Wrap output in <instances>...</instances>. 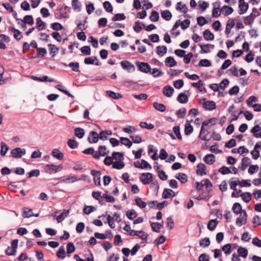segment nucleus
Listing matches in <instances>:
<instances>
[{
	"mask_svg": "<svg viewBox=\"0 0 261 261\" xmlns=\"http://www.w3.org/2000/svg\"><path fill=\"white\" fill-rule=\"evenodd\" d=\"M217 120V118L214 117V118H212L211 119H209L208 120H206L202 122V125H201V130H200V134H199V137L201 138V139L202 140L206 141H209L210 139H208L206 135H204V136L201 137L202 134L204 132V127L206 126V125H207L208 124H210V123L212 125H215L216 123Z\"/></svg>",
	"mask_w": 261,
	"mask_h": 261,
	"instance_id": "nucleus-1",
	"label": "nucleus"
},
{
	"mask_svg": "<svg viewBox=\"0 0 261 261\" xmlns=\"http://www.w3.org/2000/svg\"><path fill=\"white\" fill-rule=\"evenodd\" d=\"M63 168L62 164H60L59 165H55L53 164H48L45 166V171L49 173L52 174L53 173H56L58 171H61Z\"/></svg>",
	"mask_w": 261,
	"mask_h": 261,
	"instance_id": "nucleus-2",
	"label": "nucleus"
},
{
	"mask_svg": "<svg viewBox=\"0 0 261 261\" xmlns=\"http://www.w3.org/2000/svg\"><path fill=\"white\" fill-rule=\"evenodd\" d=\"M26 153V150L24 148L20 147H16L11 151V156L16 159H19L24 155Z\"/></svg>",
	"mask_w": 261,
	"mask_h": 261,
	"instance_id": "nucleus-3",
	"label": "nucleus"
},
{
	"mask_svg": "<svg viewBox=\"0 0 261 261\" xmlns=\"http://www.w3.org/2000/svg\"><path fill=\"white\" fill-rule=\"evenodd\" d=\"M152 179V174L150 173H143L140 177V180L143 185L149 184Z\"/></svg>",
	"mask_w": 261,
	"mask_h": 261,
	"instance_id": "nucleus-4",
	"label": "nucleus"
},
{
	"mask_svg": "<svg viewBox=\"0 0 261 261\" xmlns=\"http://www.w3.org/2000/svg\"><path fill=\"white\" fill-rule=\"evenodd\" d=\"M136 64L141 72L148 74L150 73L151 67L147 63L138 62Z\"/></svg>",
	"mask_w": 261,
	"mask_h": 261,
	"instance_id": "nucleus-5",
	"label": "nucleus"
},
{
	"mask_svg": "<svg viewBox=\"0 0 261 261\" xmlns=\"http://www.w3.org/2000/svg\"><path fill=\"white\" fill-rule=\"evenodd\" d=\"M120 64L124 69L126 70L129 72H133L135 70L134 65L128 61H121Z\"/></svg>",
	"mask_w": 261,
	"mask_h": 261,
	"instance_id": "nucleus-6",
	"label": "nucleus"
},
{
	"mask_svg": "<svg viewBox=\"0 0 261 261\" xmlns=\"http://www.w3.org/2000/svg\"><path fill=\"white\" fill-rule=\"evenodd\" d=\"M243 215H240L236 220V225L239 227L245 224L247 222V214L245 211H243Z\"/></svg>",
	"mask_w": 261,
	"mask_h": 261,
	"instance_id": "nucleus-7",
	"label": "nucleus"
},
{
	"mask_svg": "<svg viewBox=\"0 0 261 261\" xmlns=\"http://www.w3.org/2000/svg\"><path fill=\"white\" fill-rule=\"evenodd\" d=\"M91 174L94 176L93 181L95 185L100 186L101 185L100 175L101 172L96 171L95 170H92L91 171Z\"/></svg>",
	"mask_w": 261,
	"mask_h": 261,
	"instance_id": "nucleus-8",
	"label": "nucleus"
},
{
	"mask_svg": "<svg viewBox=\"0 0 261 261\" xmlns=\"http://www.w3.org/2000/svg\"><path fill=\"white\" fill-rule=\"evenodd\" d=\"M99 140V135L95 131H91L89 133V135L88 137V141L89 143H96Z\"/></svg>",
	"mask_w": 261,
	"mask_h": 261,
	"instance_id": "nucleus-9",
	"label": "nucleus"
},
{
	"mask_svg": "<svg viewBox=\"0 0 261 261\" xmlns=\"http://www.w3.org/2000/svg\"><path fill=\"white\" fill-rule=\"evenodd\" d=\"M199 46L201 48L200 51V54H206L211 52V49H213L214 48V45L213 44H199Z\"/></svg>",
	"mask_w": 261,
	"mask_h": 261,
	"instance_id": "nucleus-10",
	"label": "nucleus"
},
{
	"mask_svg": "<svg viewBox=\"0 0 261 261\" xmlns=\"http://www.w3.org/2000/svg\"><path fill=\"white\" fill-rule=\"evenodd\" d=\"M175 195L174 192L170 189H165L162 193V197L164 199L172 198Z\"/></svg>",
	"mask_w": 261,
	"mask_h": 261,
	"instance_id": "nucleus-11",
	"label": "nucleus"
},
{
	"mask_svg": "<svg viewBox=\"0 0 261 261\" xmlns=\"http://www.w3.org/2000/svg\"><path fill=\"white\" fill-rule=\"evenodd\" d=\"M206 167L202 163H199L197 165L196 174L198 175L203 176L206 174Z\"/></svg>",
	"mask_w": 261,
	"mask_h": 261,
	"instance_id": "nucleus-12",
	"label": "nucleus"
},
{
	"mask_svg": "<svg viewBox=\"0 0 261 261\" xmlns=\"http://www.w3.org/2000/svg\"><path fill=\"white\" fill-rule=\"evenodd\" d=\"M174 92V89L170 86H166L163 89V94L168 97H171Z\"/></svg>",
	"mask_w": 261,
	"mask_h": 261,
	"instance_id": "nucleus-13",
	"label": "nucleus"
},
{
	"mask_svg": "<svg viewBox=\"0 0 261 261\" xmlns=\"http://www.w3.org/2000/svg\"><path fill=\"white\" fill-rule=\"evenodd\" d=\"M261 130V127L257 124L255 125L251 129V133L253 134L254 137L258 138H261V132L260 133H258L259 131Z\"/></svg>",
	"mask_w": 261,
	"mask_h": 261,
	"instance_id": "nucleus-14",
	"label": "nucleus"
},
{
	"mask_svg": "<svg viewBox=\"0 0 261 261\" xmlns=\"http://www.w3.org/2000/svg\"><path fill=\"white\" fill-rule=\"evenodd\" d=\"M204 109L212 111L216 109V103L214 101H207L203 103Z\"/></svg>",
	"mask_w": 261,
	"mask_h": 261,
	"instance_id": "nucleus-15",
	"label": "nucleus"
},
{
	"mask_svg": "<svg viewBox=\"0 0 261 261\" xmlns=\"http://www.w3.org/2000/svg\"><path fill=\"white\" fill-rule=\"evenodd\" d=\"M203 161L208 165H212L215 162V156L213 154H208L206 155L204 158Z\"/></svg>",
	"mask_w": 261,
	"mask_h": 261,
	"instance_id": "nucleus-16",
	"label": "nucleus"
},
{
	"mask_svg": "<svg viewBox=\"0 0 261 261\" xmlns=\"http://www.w3.org/2000/svg\"><path fill=\"white\" fill-rule=\"evenodd\" d=\"M48 47L50 54L51 55L52 57H54L58 53L59 48L55 45L52 44H48Z\"/></svg>",
	"mask_w": 261,
	"mask_h": 261,
	"instance_id": "nucleus-17",
	"label": "nucleus"
},
{
	"mask_svg": "<svg viewBox=\"0 0 261 261\" xmlns=\"http://www.w3.org/2000/svg\"><path fill=\"white\" fill-rule=\"evenodd\" d=\"M149 74L152 75L154 78H156L163 76L164 73L162 70L158 68H153L152 69L151 68L150 73Z\"/></svg>",
	"mask_w": 261,
	"mask_h": 261,
	"instance_id": "nucleus-18",
	"label": "nucleus"
},
{
	"mask_svg": "<svg viewBox=\"0 0 261 261\" xmlns=\"http://www.w3.org/2000/svg\"><path fill=\"white\" fill-rule=\"evenodd\" d=\"M31 78H32V79L34 80L38 81L41 82H52L54 81L53 79H49L48 77L46 75H44V76H43L41 77L32 76Z\"/></svg>",
	"mask_w": 261,
	"mask_h": 261,
	"instance_id": "nucleus-19",
	"label": "nucleus"
},
{
	"mask_svg": "<svg viewBox=\"0 0 261 261\" xmlns=\"http://www.w3.org/2000/svg\"><path fill=\"white\" fill-rule=\"evenodd\" d=\"M165 64L166 66L172 67L176 65V62L172 57H169L166 59Z\"/></svg>",
	"mask_w": 261,
	"mask_h": 261,
	"instance_id": "nucleus-20",
	"label": "nucleus"
},
{
	"mask_svg": "<svg viewBox=\"0 0 261 261\" xmlns=\"http://www.w3.org/2000/svg\"><path fill=\"white\" fill-rule=\"evenodd\" d=\"M156 54L161 56L162 57L164 55H165L167 51V48L166 46H158L156 48Z\"/></svg>",
	"mask_w": 261,
	"mask_h": 261,
	"instance_id": "nucleus-21",
	"label": "nucleus"
},
{
	"mask_svg": "<svg viewBox=\"0 0 261 261\" xmlns=\"http://www.w3.org/2000/svg\"><path fill=\"white\" fill-rule=\"evenodd\" d=\"M74 135L79 139H82L84 137L85 132L83 128L80 127H76L74 129Z\"/></svg>",
	"mask_w": 261,
	"mask_h": 261,
	"instance_id": "nucleus-22",
	"label": "nucleus"
},
{
	"mask_svg": "<svg viewBox=\"0 0 261 261\" xmlns=\"http://www.w3.org/2000/svg\"><path fill=\"white\" fill-rule=\"evenodd\" d=\"M52 155L54 157L59 160H62L63 159V153L58 149H54L52 150Z\"/></svg>",
	"mask_w": 261,
	"mask_h": 261,
	"instance_id": "nucleus-23",
	"label": "nucleus"
},
{
	"mask_svg": "<svg viewBox=\"0 0 261 261\" xmlns=\"http://www.w3.org/2000/svg\"><path fill=\"white\" fill-rule=\"evenodd\" d=\"M177 100L180 103H185L188 101V97L183 93H180L177 98Z\"/></svg>",
	"mask_w": 261,
	"mask_h": 261,
	"instance_id": "nucleus-24",
	"label": "nucleus"
},
{
	"mask_svg": "<svg viewBox=\"0 0 261 261\" xmlns=\"http://www.w3.org/2000/svg\"><path fill=\"white\" fill-rule=\"evenodd\" d=\"M175 178L179 180L182 184L187 182L188 180L187 175L182 173H177L175 176Z\"/></svg>",
	"mask_w": 261,
	"mask_h": 261,
	"instance_id": "nucleus-25",
	"label": "nucleus"
},
{
	"mask_svg": "<svg viewBox=\"0 0 261 261\" xmlns=\"http://www.w3.org/2000/svg\"><path fill=\"white\" fill-rule=\"evenodd\" d=\"M232 210L236 214H239L243 212L242 207L239 203H234L232 206Z\"/></svg>",
	"mask_w": 261,
	"mask_h": 261,
	"instance_id": "nucleus-26",
	"label": "nucleus"
},
{
	"mask_svg": "<svg viewBox=\"0 0 261 261\" xmlns=\"http://www.w3.org/2000/svg\"><path fill=\"white\" fill-rule=\"evenodd\" d=\"M203 37L206 40H213L214 39V35L209 30H205L203 33Z\"/></svg>",
	"mask_w": 261,
	"mask_h": 261,
	"instance_id": "nucleus-27",
	"label": "nucleus"
},
{
	"mask_svg": "<svg viewBox=\"0 0 261 261\" xmlns=\"http://www.w3.org/2000/svg\"><path fill=\"white\" fill-rule=\"evenodd\" d=\"M239 13L242 15L247 12L248 9V4L247 3L239 4Z\"/></svg>",
	"mask_w": 261,
	"mask_h": 261,
	"instance_id": "nucleus-28",
	"label": "nucleus"
},
{
	"mask_svg": "<svg viewBox=\"0 0 261 261\" xmlns=\"http://www.w3.org/2000/svg\"><path fill=\"white\" fill-rule=\"evenodd\" d=\"M218 224V221L216 219H212L209 221L207 224V228L212 231L216 227Z\"/></svg>",
	"mask_w": 261,
	"mask_h": 261,
	"instance_id": "nucleus-29",
	"label": "nucleus"
},
{
	"mask_svg": "<svg viewBox=\"0 0 261 261\" xmlns=\"http://www.w3.org/2000/svg\"><path fill=\"white\" fill-rule=\"evenodd\" d=\"M22 216L23 218H30L33 216L32 210L28 207L23 208Z\"/></svg>",
	"mask_w": 261,
	"mask_h": 261,
	"instance_id": "nucleus-30",
	"label": "nucleus"
},
{
	"mask_svg": "<svg viewBox=\"0 0 261 261\" xmlns=\"http://www.w3.org/2000/svg\"><path fill=\"white\" fill-rule=\"evenodd\" d=\"M151 227L153 231L159 232L163 227V224L158 222H152L151 223Z\"/></svg>",
	"mask_w": 261,
	"mask_h": 261,
	"instance_id": "nucleus-31",
	"label": "nucleus"
},
{
	"mask_svg": "<svg viewBox=\"0 0 261 261\" xmlns=\"http://www.w3.org/2000/svg\"><path fill=\"white\" fill-rule=\"evenodd\" d=\"M221 10L225 16H228L233 12V8L227 6H224L222 8Z\"/></svg>",
	"mask_w": 261,
	"mask_h": 261,
	"instance_id": "nucleus-32",
	"label": "nucleus"
},
{
	"mask_svg": "<svg viewBox=\"0 0 261 261\" xmlns=\"http://www.w3.org/2000/svg\"><path fill=\"white\" fill-rule=\"evenodd\" d=\"M237 252L240 256L244 258H246L248 255V252L247 249L242 247H239L238 249Z\"/></svg>",
	"mask_w": 261,
	"mask_h": 261,
	"instance_id": "nucleus-33",
	"label": "nucleus"
},
{
	"mask_svg": "<svg viewBox=\"0 0 261 261\" xmlns=\"http://www.w3.org/2000/svg\"><path fill=\"white\" fill-rule=\"evenodd\" d=\"M161 16L166 20H170L172 16V13L169 10H164L161 12Z\"/></svg>",
	"mask_w": 261,
	"mask_h": 261,
	"instance_id": "nucleus-34",
	"label": "nucleus"
},
{
	"mask_svg": "<svg viewBox=\"0 0 261 261\" xmlns=\"http://www.w3.org/2000/svg\"><path fill=\"white\" fill-rule=\"evenodd\" d=\"M69 210H64L59 216L56 218L57 221L58 223L62 222L69 214Z\"/></svg>",
	"mask_w": 261,
	"mask_h": 261,
	"instance_id": "nucleus-35",
	"label": "nucleus"
},
{
	"mask_svg": "<svg viewBox=\"0 0 261 261\" xmlns=\"http://www.w3.org/2000/svg\"><path fill=\"white\" fill-rule=\"evenodd\" d=\"M107 93L110 97L114 99H118L122 97V96L120 94L118 93H115L111 90L107 91Z\"/></svg>",
	"mask_w": 261,
	"mask_h": 261,
	"instance_id": "nucleus-36",
	"label": "nucleus"
},
{
	"mask_svg": "<svg viewBox=\"0 0 261 261\" xmlns=\"http://www.w3.org/2000/svg\"><path fill=\"white\" fill-rule=\"evenodd\" d=\"M120 140L121 144L127 146L128 148H130L133 144V142L127 138L122 137H120Z\"/></svg>",
	"mask_w": 261,
	"mask_h": 261,
	"instance_id": "nucleus-37",
	"label": "nucleus"
},
{
	"mask_svg": "<svg viewBox=\"0 0 261 261\" xmlns=\"http://www.w3.org/2000/svg\"><path fill=\"white\" fill-rule=\"evenodd\" d=\"M1 148L0 154L2 156H5L9 150V147L5 143L2 142L1 143Z\"/></svg>",
	"mask_w": 261,
	"mask_h": 261,
	"instance_id": "nucleus-38",
	"label": "nucleus"
},
{
	"mask_svg": "<svg viewBox=\"0 0 261 261\" xmlns=\"http://www.w3.org/2000/svg\"><path fill=\"white\" fill-rule=\"evenodd\" d=\"M37 28L39 31L43 30L45 27V23L41 19L40 17H38L36 19Z\"/></svg>",
	"mask_w": 261,
	"mask_h": 261,
	"instance_id": "nucleus-39",
	"label": "nucleus"
},
{
	"mask_svg": "<svg viewBox=\"0 0 261 261\" xmlns=\"http://www.w3.org/2000/svg\"><path fill=\"white\" fill-rule=\"evenodd\" d=\"M153 107L155 110L160 112H164L166 110V107L164 105L154 102L153 103Z\"/></svg>",
	"mask_w": 261,
	"mask_h": 261,
	"instance_id": "nucleus-40",
	"label": "nucleus"
},
{
	"mask_svg": "<svg viewBox=\"0 0 261 261\" xmlns=\"http://www.w3.org/2000/svg\"><path fill=\"white\" fill-rule=\"evenodd\" d=\"M210 243V240L208 238H205L199 241V245L203 248L209 246Z\"/></svg>",
	"mask_w": 261,
	"mask_h": 261,
	"instance_id": "nucleus-41",
	"label": "nucleus"
},
{
	"mask_svg": "<svg viewBox=\"0 0 261 261\" xmlns=\"http://www.w3.org/2000/svg\"><path fill=\"white\" fill-rule=\"evenodd\" d=\"M226 24L225 33L226 34H229L230 33L231 29L234 26L235 23L234 20L233 19L229 20V22Z\"/></svg>",
	"mask_w": 261,
	"mask_h": 261,
	"instance_id": "nucleus-42",
	"label": "nucleus"
},
{
	"mask_svg": "<svg viewBox=\"0 0 261 261\" xmlns=\"http://www.w3.org/2000/svg\"><path fill=\"white\" fill-rule=\"evenodd\" d=\"M112 134V132L110 130H105L101 132L99 135V139L105 140L107 139L108 136L111 135Z\"/></svg>",
	"mask_w": 261,
	"mask_h": 261,
	"instance_id": "nucleus-43",
	"label": "nucleus"
},
{
	"mask_svg": "<svg viewBox=\"0 0 261 261\" xmlns=\"http://www.w3.org/2000/svg\"><path fill=\"white\" fill-rule=\"evenodd\" d=\"M112 158L113 159L118 161H123L124 159L123 153L120 152H113Z\"/></svg>",
	"mask_w": 261,
	"mask_h": 261,
	"instance_id": "nucleus-44",
	"label": "nucleus"
},
{
	"mask_svg": "<svg viewBox=\"0 0 261 261\" xmlns=\"http://www.w3.org/2000/svg\"><path fill=\"white\" fill-rule=\"evenodd\" d=\"M176 9L178 11H181L182 10V12L186 13L188 12V9L185 4H182V3L178 2L176 5Z\"/></svg>",
	"mask_w": 261,
	"mask_h": 261,
	"instance_id": "nucleus-45",
	"label": "nucleus"
},
{
	"mask_svg": "<svg viewBox=\"0 0 261 261\" xmlns=\"http://www.w3.org/2000/svg\"><path fill=\"white\" fill-rule=\"evenodd\" d=\"M126 216L129 219L133 220L137 217V214L135 210L132 209L127 212Z\"/></svg>",
	"mask_w": 261,
	"mask_h": 261,
	"instance_id": "nucleus-46",
	"label": "nucleus"
},
{
	"mask_svg": "<svg viewBox=\"0 0 261 261\" xmlns=\"http://www.w3.org/2000/svg\"><path fill=\"white\" fill-rule=\"evenodd\" d=\"M124 163L122 161H115L113 163L112 167L117 169H121L124 167Z\"/></svg>",
	"mask_w": 261,
	"mask_h": 261,
	"instance_id": "nucleus-47",
	"label": "nucleus"
},
{
	"mask_svg": "<svg viewBox=\"0 0 261 261\" xmlns=\"http://www.w3.org/2000/svg\"><path fill=\"white\" fill-rule=\"evenodd\" d=\"M72 6L73 8L78 12L81 10V4L79 2V0H72Z\"/></svg>",
	"mask_w": 261,
	"mask_h": 261,
	"instance_id": "nucleus-48",
	"label": "nucleus"
},
{
	"mask_svg": "<svg viewBox=\"0 0 261 261\" xmlns=\"http://www.w3.org/2000/svg\"><path fill=\"white\" fill-rule=\"evenodd\" d=\"M193 131V126L188 122L185 124V134L186 135H190Z\"/></svg>",
	"mask_w": 261,
	"mask_h": 261,
	"instance_id": "nucleus-49",
	"label": "nucleus"
},
{
	"mask_svg": "<svg viewBox=\"0 0 261 261\" xmlns=\"http://www.w3.org/2000/svg\"><path fill=\"white\" fill-rule=\"evenodd\" d=\"M135 202L137 206L141 208H144L146 206L147 203L142 201L141 198L137 197L135 199Z\"/></svg>",
	"mask_w": 261,
	"mask_h": 261,
	"instance_id": "nucleus-50",
	"label": "nucleus"
},
{
	"mask_svg": "<svg viewBox=\"0 0 261 261\" xmlns=\"http://www.w3.org/2000/svg\"><path fill=\"white\" fill-rule=\"evenodd\" d=\"M25 23L29 25H33L34 23L33 16L32 15H26L24 17L23 19L22 20Z\"/></svg>",
	"mask_w": 261,
	"mask_h": 261,
	"instance_id": "nucleus-51",
	"label": "nucleus"
},
{
	"mask_svg": "<svg viewBox=\"0 0 261 261\" xmlns=\"http://www.w3.org/2000/svg\"><path fill=\"white\" fill-rule=\"evenodd\" d=\"M57 256L59 258H64L65 257V251L64 246H61L57 252Z\"/></svg>",
	"mask_w": 261,
	"mask_h": 261,
	"instance_id": "nucleus-52",
	"label": "nucleus"
},
{
	"mask_svg": "<svg viewBox=\"0 0 261 261\" xmlns=\"http://www.w3.org/2000/svg\"><path fill=\"white\" fill-rule=\"evenodd\" d=\"M142 27H145V24H142L138 21L135 22L133 29L136 32L139 33L141 31Z\"/></svg>",
	"mask_w": 261,
	"mask_h": 261,
	"instance_id": "nucleus-53",
	"label": "nucleus"
},
{
	"mask_svg": "<svg viewBox=\"0 0 261 261\" xmlns=\"http://www.w3.org/2000/svg\"><path fill=\"white\" fill-rule=\"evenodd\" d=\"M241 197H242V199L246 203L249 202L251 199V194L250 193L246 192L244 193H242L241 195Z\"/></svg>",
	"mask_w": 261,
	"mask_h": 261,
	"instance_id": "nucleus-54",
	"label": "nucleus"
},
{
	"mask_svg": "<svg viewBox=\"0 0 261 261\" xmlns=\"http://www.w3.org/2000/svg\"><path fill=\"white\" fill-rule=\"evenodd\" d=\"M11 30L14 33V37L17 40H19L22 38L20 32L14 28H11Z\"/></svg>",
	"mask_w": 261,
	"mask_h": 261,
	"instance_id": "nucleus-55",
	"label": "nucleus"
},
{
	"mask_svg": "<svg viewBox=\"0 0 261 261\" xmlns=\"http://www.w3.org/2000/svg\"><path fill=\"white\" fill-rule=\"evenodd\" d=\"M125 18L126 17L124 14L118 13L114 15V16L112 18V20L113 21H116L124 20Z\"/></svg>",
	"mask_w": 261,
	"mask_h": 261,
	"instance_id": "nucleus-56",
	"label": "nucleus"
},
{
	"mask_svg": "<svg viewBox=\"0 0 261 261\" xmlns=\"http://www.w3.org/2000/svg\"><path fill=\"white\" fill-rule=\"evenodd\" d=\"M149 19L151 21L156 22L158 21L159 19V13L156 11H153L151 12V15L149 17Z\"/></svg>",
	"mask_w": 261,
	"mask_h": 261,
	"instance_id": "nucleus-57",
	"label": "nucleus"
},
{
	"mask_svg": "<svg viewBox=\"0 0 261 261\" xmlns=\"http://www.w3.org/2000/svg\"><path fill=\"white\" fill-rule=\"evenodd\" d=\"M211 62L207 59L201 60L198 64V66L200 67H210L211 66Z\"/></svg>",
	"mask_w": 261,
	"mask_h": 261,
	"instance_id": "nucleus-58",
	"label": "nucleus"
},
{
	"mask_svg": "<svg viewBox=\"0 0 261 261\" xmlns=\"http://www.w3.org/2000/svg\"><path fill=\"white\" fill-rule=\"evenodd\" d=\"M68 146L71 149H75L78 146V143L73 139H70L67 142Z\"/></svg>",
	"mask_w": 261,
	"mask_h": 261,
	"instance_id": "nucleus-59",
	"label": "nucleus"
},
{
	"mask_svg": "<svg viewBox=\"0 0 261 261\" xmlns=\"http://www.w3.org/2000/svg\"><path fill=\"white\" fill-rule=\"evenodd\" d=\"M81 52L85 55L89 56L91 55V48L89 46H84L81 48Z\"/></svg>",
	"mask_w": 261,
	"mask_h": 261,
	"instance_id": "nucleus-60",
	"label": "nucleus"
},
{
	"mask_svg": "<svg viewBox=\"0 0 261 261\" xmlns=\"http://www.w3.org/2000/svg\"><path fill=\"white\" fill-rule=\"evenodd\" d=\"M139 125L141 127L143 128H146L148 129H152L154 127V125H153L152 124H148L145 122H141L139 124Z\"/></svg>",
	"mask_w": 261,
	"mask_h": 261,
	"instance_id": "nucleus-61",
	"label": "nucleus"
},
{
	"mask_svg": "<svg viewBox=\"0 0 261 261\" xmlns=\"http://www.w3.org/2000/svg\"><path fill=\"white\" fill-rule=\"evenodd\" d=\"M108 191L106 192V193L103 194L102 196V198L106 200L108 202H113L115 201V198L113 196L108 194Z\"/></svg>",
	"mask_w": 261,
	"mask_h": 261,
	"instance_id": "nucleus-62",
	"label": "nucleus"
},
{
	"mask_svg": "<svg viewBox=\"0 0 261 261\" xmlns=\"http://www.w3.org/2000/svg\"><path fill=\"white\" fill-rule=\"evenodd\" d=\"M103 6L104 9L108 12H112L113 11V7L111 4L108 2L106 1L103 3Z\"/></svg>",
	"mask_w": 261,
	"mask_h": 261,
	"instance_id": "nucleus-63",
	"label": "nucleus"
},
{
	"mask_svg": "<svg viewBox=\"0 0 261 261\" xmlns=\"http://www.w3.org/2000/svg\"><path fill=\"white\" fill-rule=\"evenodd\" d=\"M68 66L71 68L72 70L75 72H79V63L78 62H70Z\"/></svg>",
	"mask_w": 261,
	"mask_h": 261,
	"instance_id": "nucleus-64",
	"label": "nucleus"
}]
</instances>
